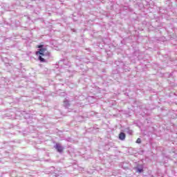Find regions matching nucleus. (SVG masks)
Instances as JSON below:
<instances>
[{
	"mask_svg": "<svg viewBox=\"0 0 177 177\" xmlns=\"http://www.w3.org/2000/svg\"><path fill=\"white\" fill-rule=\"evenodd\" d=\"M138 172L139 174H140V172H143V167H142L141 169H138Z\"/></svg>",
	"mask_w": 177,
	"mask_h": 177,
	"instance_id": "4",
	"label": "nucleus"
},
{
	"mask_svg": "<svg viewBox=\"0 0 177 177\" xmlns=\"http://www.w3.org/2000/svg\"><path fill=\"white\" fill-rule=\"evenodd\" d=\"M136 143H142V140H140V138H138L136 140Z\"/></svg>",
	"mask_w": 177,
	"mask_h": 177,
	"instance_id": "5",
	"label": "nucleus"
},
{
	"mask_svg": "<svg viewBox=\"0 0 177 177\" xmlns=\"http://www.w3.org/2000/svg\"><path fill=\"white\" fill-rule=\"evenodd\" d=\"M55 149L58 151V153H62L64 148L62 145L59 143H57L55 145Z\"/></svg>",
	"mask_w": 177,
	"mask_h": 177,
	"instance_id": "2",
	"label": "nucleus"
},
{
	"mask_svg": "<svg viewBox=\"0 0 177 177\" xmlns=\"http://www.w3.org/2000/svg\"><path fill=\"white\" fill-rule=\"evenodd\" d=\"M36 48H39V49L38 51L36 52L35 55H40V56H39L38 57L39 60L41 63H45L46 60L42 57V56H50V53L48 51V50L46 48H44V45L42 44L37 45Z\"/></svg>",
	"mask_w": 177,
	"mask_h": 177,
	"instance_id": "1",
	"label": "nucleus"
},
{
	"mask_svg": "<svg viewBox=\"0 0 177 177\" xmlns=\"http://www.w3.org/2000/svg\"><path fill=\"white\" fill-rule=\"evenodd\" d=\"M125 138H126L125 133L121 132V133L119 134V139H120V140H125Z\"/></svg>",
	"mask_w": 177,
	"mask_h": 177,
	"instance_id": "3",
	"label": "nucleus"
}]
</instances>
